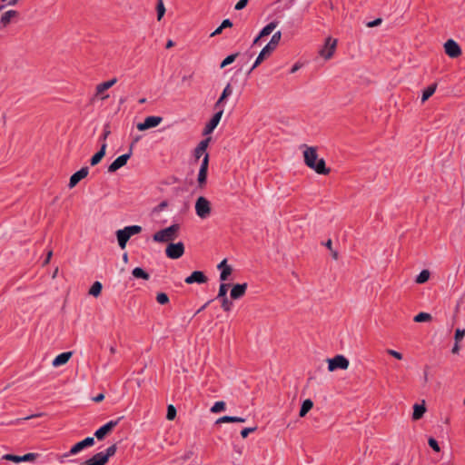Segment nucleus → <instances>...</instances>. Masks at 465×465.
<instances>
[{
    "label": "nucleus",
    "mask_w": 465,
    "mask_h": 465,
    "mask_svg": "<svg viewBox=\"0 0 465 465\" xmlns=\"http://www.w3.org/2000/svg\"><path fill=\"white\" fill-rule=\"evenodd\" d=\"M72 355H73L72 351H65V352L60 353L54 359V361L52 362L53 366L59 367L61 365L67 363V361L70 360Z\"/></svg>",
    "instance_id": "nucleus-20"
},
{
    "label": "nucleus",
    "mask_w": 465,
    "mask_h": 465,
    "mask_svg": "<svg viewBox=\"0 0 465 465\" xmlns=\"http://www.w3.org/2000/svg\"><path fill=\"white\" fill-rule=\"evenodd\" d=\"M234 422V416H223L216 420V423Z\"/></svg>",
    "instance_id": "nucleus-48"
},
{
    "label": "nucleus",
    "mask_w": 465,
    "mask_h": 465,
    "mask_svg": "<svg viewBox=\"0 0 465 465\" xmlns=\"http://www.w3.org/2000/svg\"><path fill=\"white\" fill-rule=\"evenodd\" d=\"M111 134V131L109 129L108 126H105L104 130V133L103 134L101 135V138L100 140L102 141V143H106V139L108 137V135Z\"/></svg>",
    "instance_id": "nucleus-51"
},
{
    "label": "nucleus",
    "mask_w": 465,
    "mask_h": 465,
    "mask_svg": "<svg viewBox=\"0 0 465 465\" xmlns=\"http://www.w3.org/2000/svg\"><path fill=\"white\" fill-rule=\"evenodd\" d=\"M208 164H209V154L205 153V155L202 161L201 166H200L198 179H197L199 186H201V187L203 184H205V183H206Z\"/></svg>",
    "instance_id": "nucleus-14"
},
{
    "label": "nucleus",
    "mask_w": 465,
    "mask_h": 465,
    "mask_svg": "<svg viewBox=\"0 0 465 465\" xmlns=\"http://www.w3.org/2000/svg\"><path fill=\"white\" fill-rule=\"evenodd\" d=\"M184 253V244L182 242L176 243H169L165 249V254L168 258L176 260L181 258Z\"/></svg>",
    "instance_id": "nucleus-6"
},
{
    "label": "nucleus",
    "mask_w": 465,
    "mask_h": 465,
    "mask_svg": "<svg viewBox=\"0 0 465 465\" xmlns=\"http://www.w3.org/2000/svg\"><path fill=\"white\" fill-rule=\"evenodd\" d=\"M387 353L390 354L391 356L396 358L397 360H401L402 359V354L397 351H394V350H391V349H388L387 350Z\"/></svg>",
    "instance_id": "nucleus-50"
},
{
    "label": "nucleus",
    "mask_w": 465,
    "mask_h": 465,
    "mask_svg": "<svg viewBox=\"0 0 465 465\" xmlns=\"http://www.w3.org/2000/svg\"><path fill=\"white\" fill-rule=\"evenodd\" d=\"M430 278V272L428 270H422L420 274L416 277L415 282L417 283H424L426 282Z\"/></svg>",
    "instance_id": "nucleus-35"
},
{
    "label": "nucleus",
    "mask_w": 465,
    "mask_h": 465,
    "mask_svg": "<svg viewBox=\"0 0 465 465\" xmlns=\"http://www.w3.org/2000/svg\"><path fill=\"white\" fill-rule=\"evenodd\" d=\"M232 94V88L230 84H227V85L224 87L220 98L217 100V102L214 104V108L218 111L220 108H223L222 104L223 101L230 96Z\"/></svg>",
    "instance_id": "nucleus-22"
},
{
    "label": "nucleus",
    "mask_w": 465,
    "mask_h": 465,
    "mask_svg": "<svg viewBox=\"0 0 465 465\" xmlns=\"http://www.w3.org/2000/svg\"><path fill=\"white\" fill-rule=\"evenodd\" d=\"M248 2L249 0H239L234 6L235 10L239 11L243 9L247 5Z\"/></svg>",
    "instance_id": "nucleus-49"
},
{
    "label": "nucleus",
    "mask_w": 465,
    "mask_h": 465,
    "mask_svg": "<svg viewBox=\"0 0 465 465\" xmlns=\"http://www.w3.org/2000/svg\"><path fill=\"white\" fill-rule=\"evenodd\" d=\"M105 462L104 460L100 457V454L96 453L92 458L87 460L84 463V465H104Z\"/></svg>",
    "instance_id": "nucleus-33"
},
{
    "label": "nucleus",
    "mask_w": 465,
    "mask_h": 465,
    "mask_svg": "<svg viewBox=\"0 0 465 465\" xmlns=\"http://www.w3.org/2000/svg\"><path fill=\"white\" fill-rule=\"evenodd\" d=\"M300 68L299 64H295L292 68L291 69V73H295Z\"/></svg>",
    "instance_id": "nucleus-61"
},
{
    "label": "nucleus",
    "mask_w": 465,
    "mask_h": 465,
    "mask_svg": "<svg viewBox=\"0 0 465 465\" xmlns=\"http://www.w3.org/2000/svg\"><path fill=\"white\" fill-rule=\"evenodd\" d=\"M211 138L208 137L204 140H202L197 147L194 150V156L196 159H199L206 151V148L208 147V144L210 143Z\"/></svg>",
    "instance_id": "nucleus-23"
},
{
    "label": "nucleus",
    "mask_w": 465,
    "mask_h": 465,
    "mask_svg": "<svg viewBox=\"0 0 465 465\" xmlns=\"http://www.w3.org/2000/svg\"><path fill=\"white\" fill-rule=\"evenodd\" d=\"M221 26L222 28H227V27H232V23L231 22L230 19H224L222 24H221Z\"/></svg>",
    "instance_id": "nucleus-53"
},
{
    "label": "nucleus",
    "mask_w": 465,
    "mask_h": 465,
    "mask_svg": "<svg viewBox=\"0 0 465 465\" xmlns=\"http://www.w3.org/2000/svg\"><path fill=\"white\" fill-rule=\"evenodd\" d=\"M163 121V118L160 116H148L144 119L143 123H139L137 124V129L139 131H144L149 128H153L159 125Z\"/></svg>",
    "instance_id": "nucleus-12"
},
{
    "label": "nucleus",
    "mask_w": 465,
    "mask_h": 465,
    "mask_svg": "<svg viewBox=\"0 0 465 465\" xmlns=\"http://www.w3.org/2000/svg\"><path fill=\"white\" fill-rule=\"evenodd\" d=\"M156 301L160 304H166L169 302V298L166 293L164 292H159L156 295Z\"/></svg>",
    "instance_id": "nucleus-43"
},
{
    "label": "nucleus",
    "mask_w": 465,
    "mask_h": 465,
    "mask_svg": "<svg viewBox=\"0 0 465 465\" xmlns=\"http://www.w3.org/2000/svg\"><path fill=\"white\" fill-rule=\"evenodd\" d=\"M52 255H53L52 251H49V252H48V253H47V256H46L45 260L44 261V263H43L44 265H46V264H48V263H49V262H50V259H51Z\"/></svg>",
    "instance_id": "nucleus-55"
},
{
    "label": "nucleus",
    "mask_w": 465,
    "mask_h": 465,
    "mask_svg": "<svg viewBox=\"0 0 465 465\" xmlns=\"http://www.w3.org/2000/svg\"><path fill=\"white\" fill-rule=\"evenodd\" d=\"M428 444H429V446H430V447L434 451H436V452H440V446H439V443L437 442V440H436L434 438H432V437L429 438V440H428Z\"/></svg>",
    "instance_id": "nucleus-44"
},
{
    "label": "nucleus",
    "mask_w": 465,
    "mask_h": 465,
    "mask_svg": "<svg viewBox=\"0 0 465 465\" xmlns=\"http://www.w3.org/2000/svg\"><path fill=\"white\" fill-rule=\"evenodd\" d=\"M223 28H222V26L220 25L219 27H217L212 34H211V36H214V35H217L219 34L222 33Z\"/></svg>",
    "instance_id": "nucleus-58"
},
{
    "label": "nucleus",
    "mask_w": 465,
    "mask_h": 465,
    "mask_svg": "<svg viewBox=\"0 0 465 465\" xmlns=\"http://www.w3.org/2000/svg\"><path fill=\"white\" fill-rule=\"evenodd\" d=\"M94 444V437H87L84 440H83L77 442L76 444H74L71 448V450L69 451V454L70 455H75L78 452H80L81 450H83L84 448L91 447Z\"/></svg>",
    "instance_id": "nucleus-16"
},
{
    "label": "nucleus",
    "mask_w": 465,
    "mask_h": 465,
    "mask_svg": "<svg viewBox=\"0 0 465 465\" xmlns=\"http://www.w3.org/2000/svg\"><path fill=\"white\" fill-rule=\"evenodd\" d=\"M180 231V224L173 223L167 228L156 232L153 235V240L156 242H168L177 238Z\"/></svg>",
    "instance_id": "nucleus-3"
},
{
    "label": "nucleus",
    "mask_w": 465,
    "mask_h": 465,
    "mask_svg": "<svg viewBox=\"0 0 465 465\" xmlns=\"http://www.w3.org/2000/svg\"><path fill=\"white\" fill-rule=\"evenodd\" d=\"M156 9H157V19H158V21H160L165 13V7H164L163 0H158Z\"/></svg>",
    "instance_id": "nucleus-38"
},
{
    "label": "nucleus",
    "mask_w": 465,
    "mask_h": 465,
    "mask_svg": "<svg viewBox=\"0 0 465 465\" xmlns=\"http://www.w3.org/2000/svg\"><path fill=\"white\" fill-rule=\"evenodd\" d=\"M195 213L201 219H206L211 214V203L203 196L198 197L195 203Z\"/></svg>",
    "instance_id": "nucleus-4"
},
{
    "label": "nucleus",
    "mask_w": 465,
    "mask_h": 465,
    "mask_svg": "<svg viewBox=\"0 0 465 465\" xmlns=\"http://www.w3.org/2000/svg\"><path fill=\"white\" fill-rule=\"evenodd\" d=\"M123 419V417H119L117 420H110L108 421L107 423H105L104 426H102L101 428H99L95 432H94V436L99 440H103L105 435L110 432L114 427L117 426V424L119 423V421Z\"/></svg>",
    "instance_id": "nucleus-10"
},
{
    "label": "nucleus",
    "mask_w": 465,
    "mask_h": 465,
    "mask_svg": "<svg viewBox=\"0 0 465 465\" xmlns=\"http://www.w3.org/2000/svg\"><path fill=\"white\" fill-rule=\"evenodd\" d=\"M225 410V402L224 401H216L213 406L211 408V411L213 413H217Z\"/></svg>",
    "instance_id": "nucleus-40"
},
{
    "label": "nucleus",
    "mask_w": 465,
    "mask_h": 465,
    "mask_svg": "<svg viewBox=\"0 0 465 465\" xmlns=\"http://www.w3.org/2000/svg\"><path fill=\"white\" fill-rule=\"evenodd\" d=\"M232 272V269L231 266H226L223 268V270L221 271V274H220V280L222 282H225L228 277L231 275Z\"/></svg>",
    "instance_id": "nucleus-39"
},
{
    "label": "nucleus",
    "mask_w": 465,
    "mask_h": 465,
    "mask_svg": "<svg viewBox=\"0 0 465 465\" xmlns=\"http://www.w3.org/2000/svg\"><path fill=\"white\" fill-rule=\"evenodd\" d=\"M465 336V330H460V329H457L456 331H455V342H458L460 341L463 337Z\"/></svg>",
    "instance_id": "nucleus-47"
},
{
    "label": "nucleus",
    "mask_w": 465,
    "mask_h": 465,
    "mask_svg": "<svg viewBox=\"0 0 465 465\" xmlns=\"http://www.w3.org/2000/svg\"><path fill=\"white\" fill-rule=\"evenodd\" d=\"M238 56V54L235 53V54H232L230 55H228L226 58H224L223 60V62L221 63L220 64V68H224L225 66L231 64L232 63H233L236 59V57Z\"/></svg>",
    "instance_id": "nucleus-36"
},
{
    "label": "nucleus",
    "mask_w": 465,
    "mask_h": 465,
    "mask_svg": "<svg viewBox=\"0 0 465 465\" xmlns=\"http://www.w3.org/2000/svg\"><path fill=\"white\" fill-rule=\"evenodd\" d=\"M106 148H107V143H103L101 144L100 150L96 153H94L93 155V157L91 158V160H90V163H91L92 166H94V165L98 164L101 162V160L105 155Z\"/></svg>",
    "instance_id": "nucleus-21"
},
{
    "label": "nucleus",
    "mask_w": 465,
    "mask_h": 465,
    "mask_svg": "<svg viewBox=\"0 0 465 465\" xmlns=\"http://www.w3.org/2000/svg\"><path fill=\"white\" fill-rule=\"evenodd\" d=\"M278 25V22L277 21H272L271 23H269L267 25H265L260 32V36L262 37H264V36H268L269 35H271L272 33V31L277 27Z\"/></svg>",
    "instance_id": "nucleus-28"
},
{
    "label": "nucleus",
    "mask_w": 465,
    "mask_h": 465,
    "mask_svg": "<svg viewBox=\"0 0 465 465\" xmlns=\"http://www.w3.org/2000/svg\"><path fill=\"white\" fill-rule=\"evenodd\" d=\"M425 412H426V407H425L424 401L421 404H414L412 420H418L421 419Z\"/></svg>",
    "instance_id": "nucleus-25"
},
{
    "label": "nucleus",
    "mask_w": 465,
    "mask_h": 465,
    "mask_svg": "<svg viewBox=\"0 0 465 465\" xmlns=\"http://www.w3.org/2000/svg\"><path fill=\"white\" fill-rule=\"evenodd\" d=\"M167 206V203L166 202H162L160 204H159V209L160 210H163V208H165Z\"/></svg>",
    "instance_id": "nucleus-63"
},
{
    "label": "nucleus",
    "mask_w": 465,
    "mask_h": 465,
    "mask_svg": "<svg viewBox=\"0 0 465 465\" xmlns=\"http://www.w3.org/2000/svg\"><path fill=\"white\" fill-rule=\"evenodd\" d=\"M349 360L343 355H336L331 359H328V371H334L337 369L346 370L349 367Z\"/></svg>",
    "instance_id": "nucleus-5"
},
{
    "label": "nucleus",
    "mask_w": 465,
    "mask_h": 465,
    "mask_svg": "<svg viewBox=\"0 0 465 465\" xmlns=\"http://www.w3.org/2000/svg\"><path fill=\"white\" fill-rule=\"evenodd\" d=\"M104 399V395L103 393H100V394H98L97 396H95V397L94 398V401L95 402H100V401H102Z\"/></svg>",
    "instance_id": "nucleus-56"
},
{
    "label": "nucleus",
    "mask_w": 465,
    "mask_h": 465,
    "mask_svg": "<svg viewBox=\"0 0 465 465\" xmlns=\"http://www.w3.org/2000/svg\"><path fill=\"white\" fill-rule=\"evenodd\" d=\"M207 277L205 274L201 271H194L191 275L185 278L184 282L187 284H193V283H205L207 282Z\"/></svg>",
    "instance_id": "nucleus-18"
},
{
    "label": "nucleus",
    "mask_w": 465,
    "mask_h": 465,
    "mask_svg": "<svg viewBox=\"0 0 465 465\" xmlns=\"http://www.w3.org/2000/svg\"><path fill=\"white\" fill-rule=\"evenodd\" d=\"M281 38H282L281 31H277L272 35L270 42L262 49V51L260 52V54H258V56L256 58V60L254 61L253 64L247 72V74H250L257 66H259L262 63V61L266 57L271 55V54L277 48V46L281 41Z\"/></svg>",
    "instance_id": "nucleus-2"
},
{
    "label": "nucleus",
    "mask_w": 465,
    "mask_h": 465,
    "mask_svg": "<svg viewBox=\"0 0 465 465\" xmlns=\"http://www.w3.org/2000/svg\"><path fill=\"white\" fill-rule=\"evenodd\" d=\"M117 82L116 78H113L109 81L103 82L96 85V95H101L104 91L111 88Z\"/></svg>",
    "instance_id": "nucleus-24"
},
{
    "label": "nucleus",
    "mask_w": 465,
    "mask_h": 465,
    "mask_svg": "<svg viewBox=\"0 0 465 465\" xmlns=\"http://www.w3.org/2000/svg\"><path fill=\"white\" fill-rule=\"evenodd\" d=\"M431 319V315L427 312H420L414 317V322H428Z\"/></svg>",
    "instance_id": "nucleus-37"
},
{
    "label": "nucleus",
    "mask_w": 465,
    "mask_h": 465,
    "mask_svg": "<svg viewBox=\"0 0 465 465\" xmlns=\"http://www.w3.org/2000/svg\"><path fill=\"white\" fill-rule=\"evenodd\" d=\"M312 407H313V402L312 400L307 399V400L303 401L301 410H300V412H299V416L304 417L312 409Z\"/></svg>",
    "instance_id": "nucleus-29"
},
{
    "label": "nucleus",
    "mask_w": 465,
    "mask_h": 465,
    "mask_svg": "<svg viewBox=\"0 0 465 465\" xmlns=\"http://www.w3.org/2000/svg\"><path fill=\"white\" fill-rule=\"evenodd\" d=\"M246 290H247V283L235 284L231 290V293H230L231 298L233 300H238V299L242 298L245 294Z\"/></svg>",
    "instance_id": "nucleus-19"
},
{
    "label": "nucleus",
    "mask_w": 465,
    "mask_h": 465,
    "mask_svg": "<svg viewBox=\"0 0 465 465\" xmlns=\"http://www.w3.org/2000/svg\"><path fill=\"white\" fill-rule=\"evenodd\" d=\"M37 456H38L37 453H32V452L26 453L23 456H17V455H14V454H5L3 456V459L5 460L14 461V462L33 461L36 459Z\"/></svg>",
    "instance_id": "nucleus-15"
},
{
    "label": "nucleus",
    "mask_w": 465,
    "mask_h": 465,
    "mask_svg": "<svg viewBox=\"0 0 465 465\" xmlns=\"http://www.w3.org/2000/svg\"><path fill=\"white\" fill-rule=\"evenodd\" d=\"M133 144L134 143L131 144L130 151L127 153L120 155L108 166L109 173H114L127 163V161L130 159L132 155Z\"/></svg>",
    "instance_id": "nucleus-7"
},
{
    "label": "nucleus",
    "mask_w": 465,
    "mask_h": 465,
    "mask_svg": "<svg viewBox=\"0 0 465 465\" xmlns=\"http://www.w3.org/2000/svg\"><path fill=\"white\" fill-rule=\"evenodd\" d=\"M331 245H332L331 240H328L327 242L325 243V246L330 250H331Z\"/></svg>",
    "instance_id": "nucleus-64"
},
{
    "label": "nucleus",
    "mask_w": 465,
    "mask_h": 465,
    "mask_svg": "<svg viewBox=\"0 0 465 465\" xmlns=\"http://www.w3.org/2000/svg\"><path fill=\"white\" fill-rule=\"evenodd\" d=\"M19 16L16 10H7L0 16V29L7 27L11 23L15 22Z\"/></svg>",
    "instance_id": "nucleus-11"
},
{
    "label": "nucleus",
    "mask_w": 465,
    "mask_h": 465,
    "mask_svg": "<svg viewBox=\"0 0 465 465\" xmlns=\"http://www.w3.org/2000/svg\"><path fill=\"white\" fill-rule=\"evenodd\" d=\"M174 45V43L172 41V40H169L167 43H166V48H171L173 47Z\"/></svg>",
    "instance_id": "nucleus-62"
},
{
    "label": "nucleus",
    "mask_w": 465,
    "mask_h": 465,
    "mask_svg": "<svg viewBox=\"0 0 465 465\" xmlns=\"http://www.w3.org/2000/svg\"><path fill=\"white\" fill-rule=\"evenodd\" d=\"M381 18H377V19H375V20H373L371 22H369L367 24V26L368 27H374V26H377V25H381Z\"/></svg>",
    "instance_id": "nucleus-52"
},
{
    "label": "nucleus",
    "mask_w": 465,
    "mask_h": 465,
    "mask_svg": "<svg viewBox=\"0 0 465 465\" xmlns=\"http://www.w3.org/2000/svg\"><path fill=\"white\" fill-rule=\"evenodd\" d=\"M226 266H229V265L227 264V261H226V259H224V260H223V261L218 264L217 268H218L219 270H221V271H222V270H223V268H224V267H226Z\"/></svg>",
    "instance_id": "nucleus-54"
},
{
    "label": "nucleus",
    "mask_w": 465,
    "mask_h": 465,
    "mask_svg": "<svg viewBox=\"0 0 465 465\" xmlns=\"http://www.w3.org/2000/svg\"><path fill=\"white\" fill-rule=\"evenodd\" d=\"M222 308L224 312H229L232 309V303L228 300L227 297L222 298Z\"/></svg>",
    "instance_id": "nucleus-45"
},
{
    "label": "nucleus",
    "mask_w": 465,
    "mask_h": 465,
    "mask_svg": "<svg viewBox=\"0 0 465 465\" xmlns=\"http://www.w3.org/2000/svg\"><path fill=\"white\" fill-rule=\"evenodd\" d=\"M102 288L103 286L100 282H94L89 290V294L97 297L101 294Z\"/></svg>",
    "instance_id": "nucleus-32"
},
{
    "label": "nucleus",
    "mask_w": 465,
    "mask_h": 465,
    "mask_svg": "<svg viewBox=\"0 0 465 465\" xmlns=\"http://www.w3.org/2000/svg\"><path fill=\"white\" fill-rule=\"evenodd\" d=\"M89 168L87 166L82 167L79 171L74 173L69 181V188H74L82 179L85 178L88 175Z\"/></svg>",
    "instance_id": "nucleus-17"
},
{
    "label": "nucleus",
    "mask_w": 465,
    "mask_h": 465,
    "mask_svg": "<svg viewBox=\"0 0 465 465\" xmlns=\"http://www.w3.org/2000/svg\"><path fill=\"white\" fill-rule=\"evenodd\" d=\"M117 450L116 444H113L109 446L105 451H100L98 454H100V457L104 460V461L106 463L109 460V458L113 457Z\"/></svg>",
    "instance_id": "nucleus-26"
},
{
    "label": "nucleus",
    "mask_w": 465,
    "mask_h": 465,
    "mask_svg": "<svg viewBox=\"0 0 465 465\" xmlns=\"http://www.w3.org/2000/svg\"><path fill=\"white\" fill-rule=\"evenodd\" d=\"M212 301H208L206 303H204L198 311L196 313H199L201 312L202 311H203L210 303H211Z\"/></svg>",
    "instance_id": "nucleus-60"
},
{
    "label": "nucleus",
    "mask_w": 465,
    "mask_h": 465,
    "mask_svg": "<svg viewBox=\"0 0 465 465\" xmlns=\"http://www.w3.org/2000/svg\"><path fill=\"white\" fill-rule=\"evenodd\" d=\"M176 416V409L173 405H169L167 407V414L166 419L169 420H173Z\"/></svg>",
    "instance_id": "nucleus-42"
},
{
    "label": "nucleus",
    "mask_w": 465,
    "mask_h": 465,
    "mask_svg": "<svg viewBox=\"0 0 465 465\" xmlns=\"http://www.w3.org/2000/svg\"><path fill=\"white\" fill-rule=\"evenodd\" d=\"M116 237H117L118 244L122 249L125 248L127 242L131 238L123 229L118 230L116 232Z\"/></svg>",
    "instance_id": "nucleus-27"
},
{
    "label": "nucleus",
    "mask_w": 465,
    "mask_h": 465,
    "mask_svg": "<svg viewBox=\"0 0 465 465\" xmlns=\"http://www.w3.org/2000/svg\"><path fill=\"white\" fill-rule=\"evenodd\" d=\"M437 84H433L430 86H428L422 93L421 96V103H424L427 101L436 91Z\"/></svg>",
    "instance_id": "nucleus-31"
},
{
    "label": "nucleus",
    "mask_w": 465,
    "mask_h": 465,
    "mask_svg": "<svg viewBox=\"0 0 465 465\" xmlns=\"http://www.w3.org/2000/svg\"><path fill=\"white\" fill-rule=\"evenodd\" d=\"M132 274L134 278H137V279H143V280H149L150 278V275L149 273H147L143 269H142L141 267H135L133 271H132Z\"/></svg>",
    "instance_id": "nucleus-30"
},
{
    "label": "nucleus",
    "mask_w": 465,
    "mask_h": 465,
    "mask_svg": "<svg viewBox=\"0 0 465 465\" xmlns=\"http://www.w3.org/2000/svg\"><path fill=\"white\" fill-rule=\"evenodd\" d=\"M302 147L304 148L303 158L305 164L318 174H329L331 169L326 167L323 158H318L316 147L307 146L305 144H303Z\"/></svg>",
    "instance_id": "nucleus-1"
},
{
    "label": "nucleus",
    "mask_w": 465,
    "mask_h": 465,
    "mask_svg": "<svg viewBox=\"0 0 465 465\" xmlns=\"http://www.w3.org/2000/svg\"><path fill=\"white\" fill-rule=\"evenodd\" d=\"M246 421V419L245 418H242V417H236L234 416V422H245Z\"/></svg>",
    "instance_id": "nucleus-59"
},
{
    "label": "nucleus",
    "mask_w": 465,
    "mask_h": 465,
    "mask_svg": "<svg viewBox=\"0 0 465 465\" xmlns=\"http://www.w3.org/2000/svg\"><path fill=\"white\" fill-rule=\"evenodd\" d=\"M459 351H460V345L458 342H455L454 346L452 347L451 352L457 354V353H459Z\"/></svg>",
    "instance_id": "nucleus-57"
},
{
    "label": "nucleus",
    "mask_w": 465,
    "mask_h": 465,
    "mask_svg": "<svg viewBox=\"0 0 465 465\" xmlns=\"http://www.w3.org/2000/svg\"><path fill=\"white\" fill-rule=\"evenodd\" d=\"M257 430V427L254 426V427H248V428H244L241 430V436L242 438H247L248 435L251 433V432H254L255 430Z\"/></svg>",
    "instance_id": "nucleus-46"
},
{
    "label": "nucleus",
    "mask_w": 465,
    "mask_h": 465,
    "mask_svg": "<svg viewBox=\"0 0 465 465\" xmlns=\"http://www.w3.org/2000/svg\"><path fill=\"white\" fill-rule=\"evenodd\" d=\"M123 230L129 235V237H132L134 234L140 233L142 232V227L139 225H130L124 227Z\"/></svg>",
    "instance_id": "nucleus-34"
},
{
    "label": "nucleus",
    "mask_w": 465,
    "mask_h": 465,
    "mask_svg": "<svg viewBox=\"0 0 465 465\" xmlns=\"http://www.w3.org/2000/svg\"><path fill=\"white\" fill-rule=\"evenodd\" d=\"M223 114V108H220L211 118V120L204 126L203 134L207 135L213 132L219 124L221 118Z\"/></svg>",
    "instance_id": "nucleus-9"
},
{
    "label": "nucleus",
    "mask_w": 465,
    "mask_h": 465,
    "mask_svg": "<svg viewBox=\"0 0 465 465\" xmlns=\"http://www.w3.org/2000/svg\"><path fill=\"white\" fill-rule=\"evenodd\" d=\"M445 53L451 58H456L461 54L460 45L452 39H449L444 44Z\"/></svg>",
    "instance_id": "nucleus-13"
},
{
    "label": "nucleus",
    "mask_w": 465,
    "mask_h": 465,
    "mask_svg": "<svg viewBox=\"0 0 465 465\" xmlns=\"http://www.w3.org/2000/svg\"><path fill=\"white\" fill-rule=\"evenodd\" d=\"M229 284L227 283H222L219 288V292L217 295V299H222L224 297H227V292H228Z\"/></svg>",
    "instance_id": "nucleus-41"
},
{
    "label": "nucleus",
    "mask_w": 465,
    "mask_h": 465,
    "mask_svg": "<svg viewBox=\"0 0 465 465\" xmlns=\"http://www.w3.org/2000/svg\"><path fill=\"white\" fill-rule=\"evenodd\" d=\"M337 45V40L328 37L325 45L320 50L319 54L324 59L328 60L332 57Z\"/></svg>",
    "instance_id": "nucleus-8"
}]
</instances>
